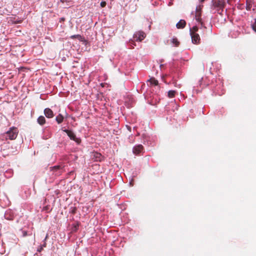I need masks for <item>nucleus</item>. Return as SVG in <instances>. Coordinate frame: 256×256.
<instances>
[{
  "mask_svg": "<svg viewBox=\"0 0 256 256\" xmlns=\"http://www.w3.org/2000/svg\"><path fill=\"white\" fill-rule=\"evenodd\" d=\"M18 130L16 127L12 126L6 132L0 134V145H2L4 141L8 139L10 140H15L18 134Z\"/></svg>",
  "mask_w": 256,
  "mask_h": 256,
  "instance_id": "1",
  "label": "nucleus"
},
{
  "mask_svg": "<svg viewBox=\"0 0 256 256\" xmlns=\"http://www.w3.org/2000/svg\"><path fill=\"white\" fill-rule=\"evenodd\" d=\"M226 6L225 0H212L211 8L215 10L214 12L222 14Z\"/></svg>",
  "mask_w": 256,
  "mask_h": 256,
  "instance_id": "2",
  "label": "nucleus"
},
{
  "mask_svg": "<svg viewBox=\"0 0 256 256\" xmlns=\"http://www.w3.org/2000/svg\"><path fill=\"white\" fill-rule=\"evenodd\" d=\"M146 34L143 31L136 32L134 34L133 40H129V48H134L132 45L136 46V44H134L135 41L141 42L146 38Z\"/></svg>",
  "mask_w": 256,
  "mask_h": 256,
  "instance_id": "3",
  "label": "nucleus"
},
{
  "mask_svg": "<svg viewBox=\"0 0 256 256\" xmlns=\"http://www.w3.org/2000/svg\"><path fill=\"white\" fill-rule=\"evenodd\" d=\"M201 14H202V10L201 8L199 7H196V12H195V18L196 20L200 23L202 26H204V23L202 20L201 18Z\"/></svg>",
  "mask_w": 256,
  "mask_h": 256,
  "instance_id": "4",
  "label": "nucleus"
},
{
  "mask_svg": "<svg viewBox=\"0 0 256 256\" xmlns=\"http://www.w3.org/2000/svg\"><path fill=\"white\" fill-rule=\"evenodd\" d=\"M64 132L67 134L70 140L75 141L78 144H79L80 142V139L77 138L74 134L72 131L68 130H64Z\"/></svg>",
  "mask_w": 256,
  "mask_h": 256,
  "instance_id": "5",
  "label": "nucleus"
},
{
  "mask_svg": "<svg viewBox=\"0 0 256 256\" xmlns=\"http://www.w3.org/2000/svg\"><path fill=\"white\" fill-rule=\"evenodd\" d=\"M192 42L194 44H199L200 43V36L197 33L192 32L190 34Z\"/></svg>",
  "mask_w": 256,
  "mask_h": 256,
  "instance_id": "6",
  "label": "nucleus"
},
{
  "mask_svg": "<svg viewBox=\"0 0 256 256\" xmlns=\"http://www.w3.org/2000/svg\"><path fill=\"white\" fill-rule=\"evenodd\" d=\"M142 144H138L133 148L132 152L134 154L138 155L140 154L142 152Z\"/></svg>",
  "mask_w": 256,
  "mask_h": 256,
  "instance_id": "7",
  "label": "nucleus"
},
{
  "mask_svg": "<svg viewBox=\"0 0 256 256\" xmlns=\"http://www.w3.org/2000/svg\"><path fill=\"white\" fill-rule=\"evenodd\" d=\"M44 114L48 118H52L54 116L53 112L49 108H46L44 110Z\"/></svg>",
  "mask_w": 256,
  "mask_h": 256,
  "instance_id": "8",
  "label": "nucleus"
},
{
  "mask_svg": "<svg viewBox=\"0 0 256 256\" xmlns=\"http://www.w3.org/2000/svg\"><path fill=\"white\" fill-rule=\"evenodd\" d=\"M52 170L55 172V174L58 176L60 175L63 172L62 167L60 166H54Z\"/></svg>",
  "mask_w": 256,
  "mask_h": 256,
  "instance_id": "9",
  "label": "nucleus"
},
{
  "mask_svg": "<svg viewBox=\"0 0 256 256\" xmlns=\"http://www.w3.org/2000/svg\"><path fill=\"white\" fill-rule=\"evenodd\" d=\"M186 25V22L184 20H180L176 24L178 28H184Z\"/></svg>",
  "mask_w": 256,
  "mask_h": 256,
  "instance_id": "10",
  "label": "nucleus"
},
{
  "mask_svg": "<svg viewBox=\"0 0 256 256\" xmlns=\"http://www.w3.org/2000/svg\"><path fill=\"white\" fill-rule=\"evenodd\" d=\"M80 224V223L78 222H76L74 224L72 225V232H76L78 229Z\"/></svg>",
  "mask_w": 256,
  "mask_h": 256,
  "instance_id": "11",
  "label": "nucleus"
},
{
  "mask_svg": "<svg viewBox=\"0 0 256 256\" xmlns=\"http://www.w3.org/2000/svg\"><path fill=\"white\" fill-rule=\"evenodd\" d=\"M37 122L40 125L42 126L46 122V119L44 116H40L37 119Z\"/></svg>",
  "mask_w": 256,
  "mask_h": 256,
  "instance_id": "12",
  "label": "nucleus"
},
{
  "mask_svg": "<svg viewBox=\"0 0 256 256\" xmlns=\"http://www.w3.org/2000/svg\"><path fill=\"white\" fill-rule=\"evenodd\" d=\"M70 38H72V39H74V38H78V40H79L81 42H84V38L80 35V34H75V35H72L70 36Z\"/></svg>",
  "mask_w": 256,
  "mask_h": 256,
  "instance_id": "13",
  "label": "nucleus"
},
{
  "mask_svg": "<svg viewBox=\"0 0 256 256\" xmlns=\"http://www.w3.org/2000/svg\"><path fill=\"white\" fill-rule=\"evenodd\" d=\"M56 122L60 124H61L63 120H64V116L62 114H59L56 118Z\"/></svg>",
  "mask_w": 256,
  "mask_h": 256,
  "instance_id": "14",
  "label": "nucleus"
},
{
  "mask_svg": "<svg viewBox=\"0 0 256 256\" xmlns=\"http://www.w3.org/2000/svg\"><path fill=\"white\" fill-rule=\"evenodd\" d=\"M176 92L175 90H169L168 93V96L169 98H174L175 96Z\"/></svg>",
  "mask_w": 256,
  "mask_h": 256,
  "instance_id": "15",
  "label": "nucleus"
},
{
  "mask_svg": "<svg viewBox=\"0 0 256 256\" xmlns=\"http://www.w3.org/2000/svg\"><path fill=\"white\" fill-rule=\"evenodd\" d=\"M148 81L150 82V84H154V86H156L158 84V80H156L154 78H150Z\"/></svg>",
  "mask_w": 256,
  "mask_h": 256,
  "instance_id": "16",
  "label": "nucleus"
},
{
  "mask_svg": "<svg viewBox=\"0 0 256 256\" xmlns=\"http://www.w3.org/2000/svg\"><path fill=\"white\" fill-rule=\"evenodd\" d=\"M252 4L250 0H247L246 2V8L247 10H250L252 8Z\"/></svg>",
  "mask_w": 256,
  "mask_h": 256,
  "instance_id": "17",
  "label": "nucleus"
},
{
  "mask_svg": "<svg viewBox=\"0 0 256 256\" xmlns=\"http://www.w3.org/2000/svg\"><path fill=\"white\" fill-rule=\"evenodd\" d=\"M172 44L176 46H178L180 45V42L176 38H173L172 40Z\"/></svg>",
  "mask_w": 256,
  "mask_h": 256,
  "instance_id": "18",
  "label": "nucleus"
},
{
  "mask_svg": "<svg viewBox=\"0 0 256 256\" xmlns=\"http://www.w3.org/2000/svg\"><path fill=\"white\" fill-rule=\"evenodd\" d=\"M76 210H77V208L76 207H75V206L71 207L70 208V212L72 214H74L76 213Z\"/></svg>",
  "mask_w": 256,
  "mask_h": 256,
  "instance_id": "19",
  "label": "nucleus"
},
{
  "mask_svg": "<svg viewBox=\"0 0 256 256\" xmlns=\"http://www.w3.org/2000/svg\"><path fill=\"white\" fill-rule=\"evenodd\" d=\"M198 27L197 26H193L192 29L190 30V34L192 32L196 33V32H198Z\"/></svg>",
  "mask_w": 256,
  "mask_h": 256,
  "instance_id": "20",
  "label": "nucleus"
},
{
  "mask_svg": "<svg viewBox=\"0 0 256 256\" xmlns=\"http://www.w3.org/2000/svg\"><path fill=\"white\" fill-rule=\"evenodd\" d=\"M94 156H96V160H101L102 155L96 152L94 154Z\"/></svg>",
  "mask_w": 256,
  "mask_h": 256,
  "instance_id": "21",
  "label": "nucleus"
},
{
  "mask_svg": "<svg viewBox=\"0 0 256 256\" xmlns=\"http://www.w3.org/2000/svg\"><path fill=\"white\" fill-rule=\"evenodd\" d=\"M128 100H129V105L130 104L134 103L135 102V100H134V98L132 96H129Z\"/></svg>",
  "mask_w": 256,
  "mask_h": 256,
  "instance_id": "22",
  "label": "nucleus"
},
{
  "mask_svg": "<svg viewBox=\"0 0 256 256\" xmlns=\"http://www.w3.org/2000/svg\"><path fill=\"white\" fill-rule=\"evenodd\" d=\"M42 210L48 212H50V208L48 206L44 207Z\"/></svg>",
  "mask_w": 256,
  "mask_h": 256,
  "instance_id": "23",
  "label": "nucleus"
},
{
  "mask_svg": "<svg viewBox=\"0 0 256 256\" xmlns=\"http://www.w3.org/2000/svg\"><path fill=\"white\" fill-rule=\"evenodd\" d=\"M106 2H100V6L102 8L106 6Z\"/></svg>",
  "mask_w": 256,
  "mask_h": 256,
  "instance_id": "24",
  "label": "nucleus"
},
{
  "mask_svg": "<svg viewBox=\"0 0 256 256\" xmlns=\"http://www.w3.org/2000/svg\"><path fill=\"white\" fill-rule=\"evenodd\" d=\"M129 185L130 186H133V184H132V180L130 182H129Z\"/></svg>",
  "mask_w": 256,
  "mask_h": 256,
  "instance_id": "25",
  "label": "nucleus"
},
{
  "mask_svg": "<svg viewBox=\"0 0 256 256\" xmlns=\"http://www.w3.org/2000/svg\"><path fill=\"white\" fill-rule=\"evenodd\" d=\"M26 235H27V233H26V232H24V236H26Z\"/></svg>",
  "mask_w": 256,
  "mask_h": 256,
  "instance_id": "26",
  "label": "nucleus"
},
{
  "mask_svg": "<svg viewBox=\"0 0 256 256\" xmlns=\"http://www.w3.org/2000/svg\"><path fill=\"white\" fill-rule=\"evenodd\" d=\"M42 248L41 247L40 248V249L38 250V252H40L42 250Z\"/></svg>",
  "mask_w": 256,
  "mask_h": 256,
  "instance_id": "27",
  "label": "nucleus"
},
{
  "mask_svg": "<svg viewBox=\"0 0 256 256\" xmlns=\"http://www.w3.org/2000/svg\"><path fill=\"white\" fill-rule=\"evenodd\" d=\"M204 0H200V2H203Z\"/></svg>",
  "mask_w": 256,
  "mask_h": 256,
  "instance_id": "28",
  "label": "nucleus"
},
{
  "mask_svg": "<svg viewBox=\"0 0 256 256\" xmlns=\"http://www.w3.org/2000/svg\"><path fill=\"white\" fill-rule=\"evenodd\" d=\"M46 246V244H44L43 245V246H44V247Z\"/></svg>",
  "mask_w": 256,
  "mask_h": 256,
  "instance_id": "29",
  "label": "nucleus"
},
{
  "mask_svg": "<svg viewBox=\"0 0 256 256\" xmlns=\"http://www.w3.org/2000/svg\"><path fill=\"white\" fill-rule=\"evenodd\" d=\"M128 129H129V130H130V126H129V128H128Z\"/></svg>",
  "mask_w": 256,
  "mask_h": 256,
  "instance_id": "30",
  "label": "nucleus"
}]
</instances>
